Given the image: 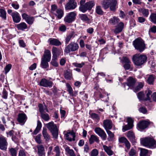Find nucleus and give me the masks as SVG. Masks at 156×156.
Wrapping results in <instances>:
<instances>
[{"instance_id": "f257e3e1", "label": "nucleus", "mask_w": 156, "mask_h": 156, "mask_svg": "<svg viewBox=\"0 0 156 156\" xmlns=\"http://www.w3.org/2000/svg\"><path fill=\"white\" fill-rule=\"evenodd\" d=\"M147 59L146 55L140 54L134 55L132 57V61L134 64L137 66H141L145 63Z\"/></svg>"}, {"instance_id": "f03ea898", "label": "nucleus", "mask_w": 156, "mask_h": 156, "mask_svg": "<svg viewBox=\"0 0 156 156\" xmlns=\"http://www.w3.org/2000/svg\"><path fill=\"white\" fill-rule=\"evenodd\" d=\"M133 44L135 48L140 52H141L145 49V44L144 41L140 37H138L133 41Z\"/></svg>"}, {"instance_id": "7ed1b4c3", "label": "nucleus", "mask_w": 156, "mask_h": 156, "mask_svg": "<svg viewBox=\"0 0 156 156\" xmlns=\"http://www.w3.org/2000/svg\"><path fill=\"white\" fill-rule=\"evenodd\" d=\"M38 107L41 118L45 121H48L50 119V117L49 115L46 112H48L46 106H43L42 104H39L38 105Z\"/></svg>"}, {"instance_id": "20e7f679", "label": "nucleus", "mask_w": 156, "mask_h": 156, "mask_svg": "<svg viewBox=\"0 0 156 156\" xmlns=\"http://www.w3.org/2000/svg\"><path fill=\"white\" fill-rule=\"evenodd\" d=\"M48 129L51 133L53 137L57 139L58 135V129L56 124L53 122H51L46 125Z\"/></svg>"}, {"instance_id": "39448f33", "label": "nucleus", "mask_w": 156, "mask_h": 156, "mask_svg": "<svg viewBox=\"0 0 156 156\" xmlns=\"http://www.w3.org/2000/svg\"><path fill=\"white\" fill-rule=\"evenodd\" d=\"M141 144L143 145L152 148L156 147V141L152 138L146 137L141 139Z\"/></svg>"}, {"instance_id": "423d86ee", "label": "nucleus", "mask_w": 156, "mask_h": 156, "mask_svg": "<svg viewBox=\"0 0 156 156\" xmlns=\"http://www.w3.org/2000/svg\"><path fill=\"white\" fill-rule=\"evenodd\" d=\"M79 48V45L77 43L72 42L65 47L64 52L67 54L71 52H74L77 51Z\"/></svg>"}, {"instance_id": "0eeeda50", "label": "nucleus", "mask_w": 156, "mask_h": 156, "mask_svg": "<svg viewBox=\"0 0 156 156\" xmlns=\"http://www.w3.org/2000/svg\"><path fill=\"white\" fill-rule=\"evenodd\" d=\"M94 5V1H89L82 6H80L79 9L80 11L84 13L87 10H90Z\"/></svg>"}, {"instance_id": "6e6552de", "label": "nucleus", "mask_w": 156, "mask_h": 156, "mask_svg": "<svg viewBox=\"0 0 156 156\" xmlns=\"http://www.w3.org/2000/svg\"><path fill=\"white\" fill-rule=\"evenodd\" d=\"M151 123L148 120H143L138 123L137 125V129L140 130H143L148 128L149 125Z\"/></svg>"}, {"instance_id": "1a4fd4ad", "label": "nucleus", "mask_w": 156, "mask_h": 156, "mask_svg": "<svg viewBox=\"0 0 156 156\" xmlns=\"http://www.w3.org/2000/svg\"><path fill=\"white\" fill-rule=\"evenodd\" d=\"M76 15V12H74L68 13L64 18V21L68 23H72L75 20Z\"/></svg>"}, {"instance_id": "9d476101", "label": "nucleus", "mask_w": 156, "mask_h": 156, "mask_svg": "<svg viewBox=\"0 0 156 156\" xmlns=\"http://www.w3.org/2000/svg\"><path fill=\"white\" fill-rule=\"evenodd\" d=\"M27 119V118L26 114L23 112L18 114L17 120L20 124L23 125L24 124Z\"/></svg>"}, {"instance_id": "9b49d317", "label": "nucleus", "mask_w": 156, "mask_h": 156, "mask_svg": "<svg viewBox=\"0 0 156 156\" xmlns=\"http://www.w3.org/2000/svg\"><path fill=\"white\" fill-rule=\"evenodd\" d=\"M8 145L6 138L3 136H0V149L6 151Z\"/></svg>"}, {"instance_id": "f8f14e48", "label": "nucleus", "mask_w": 156, "mask_h": 156, "mask_svg": "<svg viewBox=\"0 0 156 156\" xmlns=\"http://www.w3.org/2000/svg\"><path fill=\"white\" fill-rule=\"evenodd\" d=\"M53 84V83L51 81L48 80L45 78L41 79L40 83L39 85L45 87H51Z\"/></svg>"}, {"instance_id": "ddd939ff", "label": "nucleus", "mask_w": 156, "mask_h": 156, "mask_svg": "<svg viewBox=\"0 0 156 156\" xmlns=\"http://www.w3.org/2000/svg\"><path fill=\"white\" fill-rule=\"evenodd\" d=\"M65 136L66 139L69 141L75 140L76 136L75 133L73 130L71 131H68L65 134Z\"/></svg>"}, {"instance_id": "4468645a", "label": "nucleus", "mask_w": 156, "mask_h": 156, "mask_svg": "<svg viewBox=\"0 0 156 156\" xmlns=\"http://www.w3.org/2000/svg\"><path fill=\"white\" fill-rule=\"evenodd\" d=\"M94 131L103 140H106L107 135L103 130L99 127H96L95 128Z\"/></svg>"}, {"instance_id": "2eb2a0df", "label": "nucleus", "mask_w": 156, "mask_h": 156, "mask_svg": "<svg viewBox=\"0 0 156 156\" xmlns=\"http://www.w3.org/2000/svg\"><path fill=\"white\" fill-rule=\"evenodd\" d=\"M77 6V3L74 0H69L65 5L66 10L73 9Z\"/></svg>"}, {"instance_id": "dca6fc26", "label": "nucleus", "mask_w": 156, "mask_h": 156, "mask_svg": "<svg viewBox=\"0 0 156 156\" xmlns=\"http://www.w3.org/2000/svg\"><path fill=\"white\" fill-rule=\"evenodd\" d=\"M103 126L106 131L112 129L113 123L112 121L109 119H105L103 122Z\"/></svg>"}, {"instance_id": "f3484780", "label": "nucleus", "mask_w": 156, "mask_h": 156, "mask_svg": "<svg viewBox=\"0 0 156 156\" xmlns=\"http://www.w3.org/2000/svg\"><path fill=\"white\" fill-rule=\"evenodd\" d=\"M136 81L135 78H133L132 77H129L127 79V83L124 84V87H125L126 85L128 86L132 89L134 86Z\"/></svg>"}, {"instance_id": "a211bd4d", "label": "nucleus", "mask_w": 156, "mask_h": 156, "mask_svg": "<svg viewBox=\"0 0 156 156\" xmlns=\"http://www.w3.org/2000/svg\"><path fill=\"white\" fill-rule=\"evenodd\" d=\"M52 58L54 59H57V57L61 54V50L57 47H53L52 48Z\"/></svg>"}, {"instance_id": "6ab92c4d", "label": "nucleus", "mask_w": 156, "mask_h": 156, "mask_svg": "<svg viewBox=\"0 0 156 156\" xmlns=\"http://www.w3.org/2000/svg\"><path fill=\"white\" fill-rule=\"evenodd\" d=\"M37 149V154L39 156H45V150L43 145L39 144L36 146Z\"/></svg>"}, {"instance_id": "aec40b11", "label": "nucleus", "mask_w": 156, "mask_h": 156, "mask_svg": "<svg viewBox=\"0 0 156 156\" xmlns=\"http://www.w3.org/2000/svg\"><path fill=\"white\" fill-rule=\"evenodd\" d=\"M11 16L12 17L13 21L16 23L19 22L21 20V18L19 14L16 12H15L12 13Z\"/></svg>"}, {"instance_id": "412c9836", "label": "nucleus", "mask_w": 156, "mask_h": 156, "mask_svg": "<svg viewBox=\"0 0 156 156\" xmlns=\"http://www.w3.org/2000/svg\"><path fill=\"white\" fill-rule=\"evenodd\" d=\"M51 53L50 50L45 49L41 58V59L46 60L48 61H50L51 59Z\"/></svg>"}, {"instance_id": "4be33fe9", "label": "nucleus", "mask_w": 156, "mask_h": 156, "mask_svg": "<svg viewBox=\"0 0 156 156\" xmlns=\"http://www.w3.org/2000/svg\"><path fill=\"white\" fill-rule=\"evenodd\" d=\"M50 44L55 46H59L62 44L61 42L56 38H50L48 40Z\"/></svg>"}, {"instance_id": "5701e85b", "label": "nucleus", "mask_w": 156, "mask_h": 156, "mask_svg": "<svg viewBox=\"0 0 156 156\" xmlns=\"http://www.w3.org/2000/svg\"><path fill=\"white\" fill-rule=\"evenodd\" d=\"M109 7L110 10L114 12L116 9V6L117 4L116 0H109Z\"/></svg>"}, {"instance_id": "b1692460", "label": "nucleus", "mask_w": 156, "mask_h": 156, "mask_svg": "<svg viewBox=\"0 0 156 156\" xmlns=\"http://www.w3.org/2000/svg\"><path fill=\"white\" fill-rule=\"evenodd\" d=\"M126 136L132 142L134 143L135 142V134L132 131H129L127 132Z\"/></svg>"}, {"instance_id": "393cba45", "label": "nucleus", "mask_w": 156, "mask_h": 156, "mask_svg": "<svg viewBox=\"0 0 156 156\" xmlns=\"http://www.w3.org/2000/svg\"><path fill=\"white\" fill-rule=\"evenodd\" d=\"M124 27V23L122 22H120L118 25V27L114 30V32L115 34H117L121 32Z\"/></svg>"}, {"instance_id": "a878e982", "label": "nucleus", "mask_w": 156, "mask_h": 156, "mask_svg": "<svg viewBox=\"0 0 156 156\" xmlns=\"http://www.w3.org/2000/svg\"><path fill=\"white\" fill-rule=\"evenodd\" d=\"M64 78L67 80H71L73 78V74L72 71L66 70L64 72Z\"/></svg>"}, {"instance_id": "bb28decb", "label": "nucleus", "mask_w": 156, "mask_h": 156, "mask_svg": "<svg viewBox=\"0 0 156 156\" xmlns=\"http://www.w3.org/2000/svg\"><path fill=\"white\" fill-rule=\"evenodd\" d=\"M144 82H138V85L136 87H134L132 89L135 92L140 90L144 87Z\"/></svg>"}, {"instance_id": "cd10ccee", "label": "nucleus", "mask_w": 156, "mask_h": 156, "mask_svg": "<svg viewBox=\"0 0 156 156\" xmlns=\"http://www.w3.org/2000/svg\"><path fill=\"white\" fill-rule=\"evenodd\" d=\"M138 11L142 13L144 17H147L149 15V11L148 9L143 8H140L138 9Z\"/></svg>"}, {"instance_id": "c85d7f7f", "label": "nucleus", "mask_w": 156, "mask_h": 156, "mask_svg": "<svg viewBox=\"0 0 156 156\" xmlns=\"http://www.w3.org/2000/svg\"><path fill=\"white\" fill-rule=\"evenodd\" d=\"M16 27L18 30H23L27 28V26L25 23L22 22L17 24Z\"/></svg>"}, {"instance_id": "c756f323", "label": "nucleus", "mask_w": 156, "mask_h": 156, "mask_svg": "<svg viewBox=\"0 0 156 156\" xmlns=\"http://www.w3.org/2000/svg\"><path fill=\"white\" fill-rule=\"evenodd\" d=\"M89 140L90 144H92L94 142H96L97 143L99 142L98 137L97 136L93 135L90 136Z\"/></svg>"}, {"instance_id": "7c9ffc66", "label": "nucleus", "mask_w": 156, "mask_h": 156, "mask_svg": "<svg viewBox=\"0 0 156 156\" xmlns=\"http://www.w3.org/2000/svg\"><path fill=\"white\" fill-rule=\"evenodd\" d=\"M103 147L104 150L108 155L111 156L113 154V152L111 150V147H108L105 145H104Z\"/></svg>"}, {"instance_id": "2f4dec72", "label": "nucleus", "mask_w": 156, "mask_h": 156, "mask_svg": "<svg viewBox=\"0 0 156 156\" xmlns=\"http://www.w3.org/2000/svg\"><path fill=\"white\" fill-rule=\"evenodd\" d=\"M42 133L44 138L46 141H48L50 139V136L48 133L46 128H43Z\"/></svg>"}, {"instance_id": "473e14b6", "label": "nucleus", "mask_w": 156, "mask_h": 156, "mask_svg": "<svg viewBox=\"0 0 156 156\" xmlns=\"http://www.w3.org/2000/svg\"><path fill=\"white\" fill-rule=\"evenodd\" d=\"M55 15L57 16L58 19H61L63 16L64 12L61 9H58L56 11V13H54Z\"/></svg>"}, {"instance_id": "72a5a7b5", "label": "nucleus", "mask_w": 156, "mask_h": 156, "mask_svg": "<svg viewBox=\"0 0 156 156\" xmlns=\"http://www.w3.org/2000/svg\"><path fill=\"white\" fill-rule=\"evenodd\" d=\"M74 34V32L72 31L66 36L65 41L66 44H68L71 39V38L72 37H74V36H73Z\"/></svg>"}, {"instance_id": "f704fd0d", "label": "nucleus", "mask_w": 156, "mask_h": 156, "mask_svg": "<svg viewBox=\"0 0 156 156\" xmlns=\"http://www.w3.org/2000/svg\"><path fill=\"white\" fill-rule=\"evenodd\" d=\"M102 7L105 9H107L109 7V0H103L101 1Z\"/></svg>"}, {"instance_id": "c9c22d12", "label": "nucleus", "mask_w": 156, "mask_h": 156, "mask_svg": "<svg viewBox=\"0 0 156 156\" xmlns=\"http://www.w3.org/2000/svg\"><path fill=\"white\" fill-rule=\"evenodd\" d=\"M42 124L41 122L40 121L38 120L37 126L34 131L33 133L34 135L37 134L40 130Z\"/></svg>"}, {"instance_id": "e433bc0d", "label": "nucleus", "mask_w": 156, "mask_h": 156, "mask_svg": "<svg viewBox=\"0 0 156 156\" xmlns=\"http://www.w3.org/2000/svg\"><path fill=\"white\" fill-rule=\"evenodd\" d=\"M119 21V19L115 16L113 17L112 18L110 19L109 20L110 23L113 25L117 24Z\"/></svg>"}, {"instance_id": "4c0bfd02", "label": "nucleus", "mask_w": 156, "mask_h": 156, "mask_svg": "<svg viewBox=\"0 0 156 156\" xmlns=\"http://www.w3.org/2000/svg\"><path fill=\"white\" fill-rule=\"evenodd\" d=\"M48 61L45 59L41 58V66L43 68L46 69L48 67Z\"/></svg>"}, {"instance_id": "58836bf2", "label": "nucleus", "mask_w": 156, "mask_h": 156, "mask_svg": "<svg viewBox=\"0 0 156 156\" xmlns=\"http://www.w3.org/2000/svg\"><path fill=\"white\" fill-rule=\"evenodd\" d=\"M106 131L108 136L107 140L109 141H112L114 139V134L109 130H107Z\"/></svg>"}, {"instance_id": "ea45409f", "label": "nucleus", "mask_w": 156, "mask_h": 156, "mask_svg": "<svg viewBox=\"0 0 156 156\" xmlns=\"http://www.w3.org/2000/svg\"><path fill=\"white\" fill-rule=\"evenodd\" d=\"M66 151L69 154L70 156H76L73 150L70 149L69 147L67 146L65 148Z\"/></svg>"}, {"instance_id": "a19ab883", "label": "nucleus", "mask_w": 156, "mask_h": 156, "mask_svg": "<svg viewBox=\"0 0 156 156\" xmlns=\"http://www.w3.org/2000/svg\"><path fill=\"white\" fill-rule=\"evenodd\" d=\"M149 20L152 23L156 24V13H152L149 17Z\"/></svg>"}, {"instance_id": "79ce46f5", "label": "nucleus", "mask_w": 156, "mask_h": 156, "mask_svg": "<svg viewBox=\"0 0 156 156\" xmlns=\"http://www.w3.org/2000/svg\"><path fill=\"white\" fill-rule=\"evenodd\" d=\"M9 151L11 156H16L17 151L15 148H9Z\"/></svg>"}, {"instance_id": "37998d69", "label": "nucleus", "mask_w": 156, "mask_h": 156, "mask_svg": "<svg viewBox=\"0 0 156 156\" xmlns=\"http://www.w3.org/2000/svg\"><path fill=\"white\" fill-rule=\"evenodd\" d=\"M155 79V76L153 75H150L148 78L147 82L150 84H153Z\"/></svg>"}, {"instance_id": "c03bdc74", "label": "nucleus", "mask_w": 156, "mask_h": 156, "mask_svg": "<svg viewBox=\"0 0 156 156\" xmlns=\"http://www.w3.org/2000/svg\"><path fill=\"white\" fill-rule=\"evenodd\" d=\"M6 12L5 10L2 9H0V16L4 20L6 19Z\"/></svg>"}, {"instance_id": "a18cd8bd", "label": "nucleus", "mask_w": 156, "mask_h": 156, "mask_svg": "<svg viewBox=\"0 0 156 156\" xmlns=\"http://www.w3.org/2000/svg\"><path fill=\"white\" fill-rule=\"evenodd\" d=\"M95 11L97 14L99 15H103L104 13L101 6L99 5L96 6Z\"/></svg>"}, {"instance_id": "49530a36", "label": "nucleus", "mask_w": 156, "mask_h": 156, "mask_svg": "<svg viewBox=\"0 0 156 156\" xmlns=\"http://www.w3.org/2000/svg\"><path fill=\"white\" fill-rule=\"evenodd\" d=\"M148 153H150V152L144 148H141L140 156H148Z\"/></svg>"}, {"instance_id": "de8ad7c7", "label": "nucleus", "mask_w": 156, "mask_h": 156, "mask_svg": "<svg viewBox=\"0 0 156 156\" xmlns=\"http://www.w3.org/2000/svg\"><path fill=\"white\" fill-rule=\"evenodd\" d=\"M137 96L140 101L145 100L144 94L142 91H140L137 94Z\"/></svg>"}, {"instance_id": "09e8293b", "label": "nucleus", "mask_w": 156, "mask_h": 156, "mask_svg": "<svg viewBox=\"0 0 156 156\" xmlns=\"http://www.w3.org/2000/svg\"><path fill=\"white\" fill-rule=\"evenodd\" d=\"M90 117L93 119L95 120H99L100 119V117L99 115L95 113H92L90 114Z\"/></svg>"}, {"instance_id": "8fccbe9b", "label": "nucleus", "mask_w": 156, "mask_h": 156, "mask_svg": "<svg viewBox=\"0 0 156 156\" xmlns=\"http://www.w3.org/2000/svg\"><path fill=\"white\" fill-rule=\"evenodd\" d=\"M34 17L30 16L26 20V22L29 25H32L34 23Z\"/></svg>"}, {"instance_id": "3c124183", "label": "nucleus", "mask_w": 156, "mask_h": 156, "mask_svg": "<svg viewBox=\"0 0 156 156\" xmlns=\"http://www.w3.org/2000/svg\"><path fill=\"white\" fill-rule=\"evenodd\" d=\"M133 127V126H132V125L128 124L127 125H125L123 127L122 131L123 132H124L132 128Z\"/></svg>"}, {"instance_id": "603ef678", "label": "nucleus", "mask_w": 156, "mask_h": 156, "mask_svg": "<svg viewBox=\"0 0 156 156\" xmlns=\"http://www.w3.org/2000/svg\"><path fill=\"white\" fill-rule=\"evenodd\" d=\"M152 93V91L150 90H147V92L146 94V97L145 98V100L147 101L149 100L150 101L151 100V94Z\"/></svg>"}, {"instance_id": "864d4df0", "label": "nucleus", "mask_w": 156, "mask_h": 156, "mask_svg": "<svg viewBox=\"0 0 156 156\" xmlns=\"http://www.w3.org/2000/svg\"><path fill=\"white\" fill-rule=\"evenodd\" d=\"M80 18L83 21H86L89 20V19L86 14L80 15Z\"/></svg>"}, {"instance_id": "5fc2aeb1", "label": "nucleus", "mask_w": 156, "mask_h": 156, "mask_svg": "<svg viewBox=\"0 0 156 156\" xmlns=\"http://www.w3.org/2000/svg\"><path fill=\"white\" fill-rule=\"evenodd\" d=\"M73 65L76 67L81 68L85 65V63L83 62H82L81 63L74 62L73 63Z\"/></svg>"}, {"instance_id": "6e6d98bb", "label": "nucleus", "mask_w": 156, "mask_h": 156, "mask_svg": "<svg viewBox=\"0 0 156 156\" xmlns=\"http://www.w3.org/2000/svg\"><path fill=\"white\" fill-rule=\"evenodd\" d=\"M54 151L56 153V155L55 156H59L60 152V151L59 148L58 146H56L54 149Z\"/></svg>"}, {"instance_id": "4d7b16f0", "label": "nucleus", "mask_w": 156, "mask_h": 156, "mask_svg": "<svg viewBox=\"0 0 156 156\" xmlns=\"http://www.w3.org/2000/svg\"><path fill=\"white\" fill-rule=\"evenodd\" d=\"M98 154V151L96 149L93 150L90 153L91 156H97Z\"/></svg>"}, {"instance_id": "13d9d810", "label": "nucleus", "mask_w": 156, "mask_h": 156, "mask_svg": "<svg viewBox=\"0 0 156 156\" xmlns=\"http://www.w3.org/2000/svg\"><path fill=\"white\" fill-rule=\"evenodd\" d=\"M127 140V139L124 137H121L119 138V141L120 143H125Z\"/></svg>"}, {"instance_id": "bf43d9fd", "label": "nucleus", "mask_w": 156, "mask_h": 156, "mask_svg": "<svg viewBox=\"0 0 156 156\" xmlns=\"http://www.w3.org/2000/svg\"><path fill=\"white\" fill-rule=\"evenodd\" d=\"M41 135L38 134L36 136L35 139L36 141L38 144H41L42 143L41 139Z\"/></svg>"}, {"instance_id": "052dcab7", "label": "nucleus", "mask_w": 156, "mask_h": 156, "mask_svg": "<svg viewBox=\"0 0 156 156\" xmlns=\"http://www.w3.org/2000/svg\"><path fill=\"white\" fill-rule=\"evenodd\" d=\"M11 67L12 65L10 64H9L6 65L5 68V73H7L11 69Z\"/></svg>"}, {"instance_id": "680f3d73", "label": "nucleus", "mask_w": 156, "mask_h": 156, "mask_svg": "<svg viewBox=\"0 0 156 156\" xmlns=\"http://www.w3.org/2000/svg\"><path fill=\"white\" fill-rule=\"evenodd\" d=\"M122 62L125 63H131L129 59L128 58L126 57H123L122 60Z\"/></svg>"}, {"instance_id": "e2e57ef3", "label": "nucleus", "mask_w": 156, "mask_h": 156, "mask_svg": "<svg viewBox=\"0 0 156 156\" xmlns=\"http://www.w3.org/2000/svg\"><path fill=\"white\" fill-rule=\"evenodd\" d=\"M139 111L143 114H146L147 113V111L146 108L145 107H141L139 109Z\"/></svg>"}, {"instance_id": "0e129e2a", "label": "nucleus", "mask_w": 156, "mask_h": 156, "mask_svg": "<svg viewBox=\"0 0 156 156\" xmlns=\"http://www.w3.org/2000/svg\"><path fill=\"white\" fill-rule=\"evenodd\" d=\"M57 59H54V58H52V60L51 62V65L55 67H57L58 66V64L56 61Z\"/></svg>"}, {"instance_id": "69168bd1", "label": "nucleus", "mask_w": 156, "mask_h": 156, "mask_svg": "<svg viewBox=\"0 0 156 156\" xmlns=\"http://www.w3.org/2000/svg\"><path fill=\"white\" fill-rule=\"evenodd\" d=\"M66 29V27L64 25H61L59 28V30L62 32H64Z\"/></svg>"}, {"instance_id": "338daca9", "label": "nucleus", "mask_w": 156, "mask_h": 156, "mask_svg": "<svg viewBox=\"0 0 156 156\" xmlns=\"http://www.w3.org/2000/svg\"><path fill=\"white\" fill-rule=\"evenodd\" d=\"M51 12L54 14L55 13V10H56L57 9H58L57 6L55 5H51Z\"/></svg>"}, {"instance_id": "774afa93", "label": "nucleus", "mask_w": 156, "mask_h": 156, "mask_svg": "<svg viewBox=\"0 0 156 156\" xmlns=\"http://www.w3.org/2000/svg\"><path fill=\"white\" fill-rule=\"evenodd\" d=\"M136 151L133 149L132 148L129 153V154L130 156H133L135 155Z\"/></svg>"}]
</instances>
